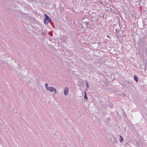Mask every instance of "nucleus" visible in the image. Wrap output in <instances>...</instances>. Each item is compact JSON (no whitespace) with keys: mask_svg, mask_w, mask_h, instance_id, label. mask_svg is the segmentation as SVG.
<instances>
[{"mask_svg":"<svg viewBox=\"0 0 147 147\" xmlns=\"http://www.w3.org/2000/svg\"><path fill=\"white\" fill-rule=\"evenodd\" d=\"M45 87L46 89L49 92H53L54 91L55 94H56L57 93L56 89L54 87L48 86V84H45Z\"/></svg>","mask_w":147,"mask_h":147,"instance_id":"f257e3e1","label":"nucleus"},{"mask_svg":"<svg viewBox=\"0 0 147 147\" xmlns=\"http://www.w3.org/2000/svg\"><path fill=\"white\" fill-rule=\"evenodd\" d=\"M46 16L45 18L44 19V22L45 24H47L48 22H50L51 20V19L49 18L46 14H45Z\"/></svg>","mask_w":147,"mask_h":147,"instance_id":"f03ea898","label":"nucleus"},{"mask_svg":"<svg viewBox=\"0 0 147 147\" xmlns=\"http://www.w3.org/2000/svg\"><path fill=\"white\" fill-rule=\"evenodd\" d=\"M69 89L67 87H66L64 90V94L66 96L68 94V92Z\"/></svg>","mask_w":147,"mask_h":147,"instance_id":"7ed1b4c3","label":"nucleus"},{"mask_svg":"<svg viewBox=\"0 0 147 147\" xmlns=\"http://www.w3.org/2000/svg\"><path fill=\"white\" fill-rule=\"evenodd\" d=\"M89 24L88 22H83L82 23V26H84V27H87Z\"/></svg>","mask_w":147,"mask_h":147,"instance_id":"20e7f679","label":"nucleus"},{"mask_svg":"<svg viewBox=\"0 0 147 147\" xmlns=\"http://www.w3.org/2000/svg\"><path fill=\"white\" fill-rule=\"evenodd\" d=\"M138 77L136 75H134V80L136 82L138 81Z\"/></svg>","mask_w":147,"mask_h":147,"instance_id":"39448f33","label":"nucleus"},{"mask_svg":"<svg viewBox=\"0 0 147 147\" xmlns=\"http://www.w3.org/2000/svg\"><path fill=\"white\" fill-rule=\"evenodd\" d=\"M119 141L120 142H122L123 141V138L121 136H120Z\"/></svg>","mask_w":147,"mask_h":147,"instance_id":"423d86ee","label":"nucleus"},{"mask_svg":"<svg viewBox=\"0 0 147 147\" xmlns=\"http://www.w3.org/2000/svg\"><path fill=\"white\" fill-rule=\"evenodd\" d=\"M84 98L85 99H87V96L86 93H84Z\"/></svg>","mask_w":147,"mask_h":147,"instance_id":"0eeeda50","label":"nucleus"},{"mask_svg":"<svg viewBox=\"0 0 147 147\" xmlns=\"http://www.w3.org/2000/svg\"><path fill=\"white\" fill-rule=\"evenodd\" d=\"M85 82H86V85H87V84H88V81L87 80H86Z\"/></svg>","mask_w":147,"mask_h":147,"instance_id":"6e6552de","label":"nucleus"},{"mask_svg":"<svg viewBox=\"0 0 147 147\" xmlns=\"http://www.w3.org/2000/svg\"><path fill=\"white\" fill-rule=\"evenodd\" d=\"M89 87L88 84L86 85V87L87 88H88Z\"/></svg>","mask_w":147,"mask_h":147,"instance_id":"1a4fd4ad","label":"nucleus"},{"mask_svg":"<svg viewBox=\"0 0 147 147\" xmlns=\"http://www.w3.org/2000/svg\"><path fill=\"white\" fill-rule=\"evenodd\" d=\"M49 33L50 35H51V33H50V32H49Z\"/></svg>","mask_w":147,"mask_h":147,"instance_id":"9d476101","label":"nucleus"},{"mask_svg":"<svg viewBox=\"0 0 147 147\" xmlns=\"http://www.w3.org/2000/svg\"><path fill=\"white\" fill-rule=\"evenodd\" d=\"M49 33L50 35H51V33H50V32H49Z\"/></svg>","mask_w":147,"mask_h":147,"instance_id":"9b49d317","label":"nucleus"}]
</instances>
